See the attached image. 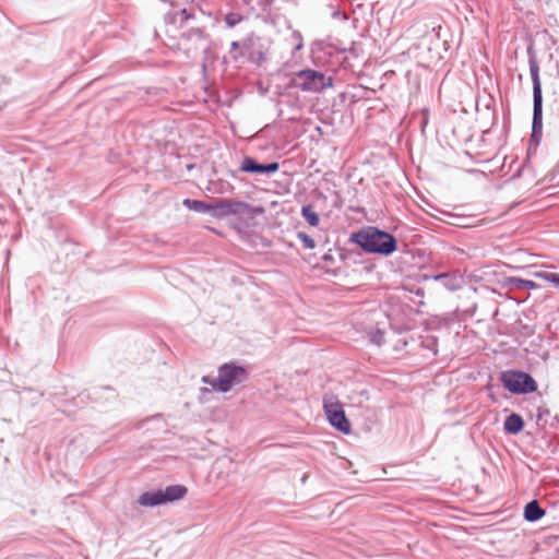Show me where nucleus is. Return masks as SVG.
Instances as JSON below:
<instances>
[{
    "mask_svg": "<svg viewBox=\"0 0 559 559\" xmlns=\"http://www.w3.org/2000/svg\"><path fill=\"white\" fill-rule=\"evenodd\" d=\"M301 48H302V43L300 41V43L296 46L295 50H297V51H298V50H300Z\"/></svg>",
    "mask_w": 559,
    "mask_h": 559,
    "instance_id": "nucleus-22",
    "label": "nucleus"
},
{
    "mask_svg": "<svg viewBox=\"0 0 559 559\" xmlns=\"http://www.w3.org/2000/svg\"><path fill=\"white\" fill-rule=\"evenodd\" d=\"M323 408L331 426L343 433H348L350 431V424L345 416L343 404L335 395H324Z\"/></svg>",
    "mask_w": 559,
    "mask_h": 559,
    "instance_id": "nucleus-5",
    "label": "nucleus"
},
{
    "mask_svg": "<svg viewBox=\"0 0 559 559\" xmlns=\"http://www.w3.org/2000/svg\"><path fill=\"white\" fill-rule=\"evenodd\" d=\"M370 341L376 345H381L384 342V334L380 330H374L369 333Z\"/></svg>",
    "mask_w": 559,
    "mask_h": 559,
    "instance_id": "nucleus-20",
    "label": "nucleus"
},
{
    "mask_svg": "<svg viewBox=\"0 0 559 559\" xmlns=\"http://www.w3.org/2000/svg\"><path fill=\"white\" fill-rule=\"evenodd\" d=\"M294 84L304 92L319 93L324 88L332 87L333 80L322 72L306 69L295 74Z\"/></svg>",
    "mask_w": 559,
    "mask_h": 559,
    "instance_id": "nucleus-3",
    "label": "nucleus"
},
{
    "mask_svg": "<svg viewBox=\"0 0 559 559\" xmlns=\"http://www.w3.org/2000/svg\"><path fill=\"white\" fill-rule=\"evenodd\" d=\"M435 281L440 282L449 290H457L462 287V278L454 274L442 273L435 277Z\"/></svg>",
    "mask_w": 559,
    "mask_h": 559,
    "instance_id": "nucleus-9",
    "label": "nucleus"
},
{
    "mask_svg": "<svg viewBox=\"0 0 559 559\" xmlns=\"http://www.w3.org/2000/svg\"><path fill=\"white\" fill-rule=\"evenodd\" d=\"M524 421L522 417L515 413L509 415L504 420V430L508 433L515 435L523 429Z\"/></svg>",
    "mask_w": 559,
    "mask_h": 559,
    "instance_id": "nucleus-13",
    "label": "nucleus"
},
{
    "mask_svg": "<svg viewBox=\"0 0 559 559\" xmlns=\"http://www.w3.org/2000/svg\"><path fill=\"white\" fill-rule=\"evenodd\" d=\"M507 283L516 289H536L538 287L535 282L520 277H509L507 278Z\"/></svg>",
    "mask_w": 559,
    "mask_h": 559,
    "instance_id": "nucleus-15",
    "label": "nucleus"
},
{
    "mask_svg": "<svg viewBox=\"0 0 559 559\" xmlns=\"http://www.w3.org/2000/svg\"><path fill=\"white\" fill-rule=\"evenodd\" d=\"M242 20V16L238 13L230 12L225 16V23L228 27H234L238 23H240Z\"/></svg>",
    "mask_w": 559,
    "mask_h": 559,
    "instance_id": "nucleus-19",
    "label": "nucleus"
},
{
    "mask_svg": "<svg viewBox=\"0 0 559 559\" xmlns=\"http://www.w3.org/2000/svg\"><path fill=\"white\" fill-rule=\"evenodd\" d=\"M187 493V488L181 485H171L162 490L164 503L181 499Z\"/></svg>",
    "mask_w": 559,
    "mask_h": 559,
    "instance_id": "nucleus-10",
    "label": "nucleus"
},
{
    "mask_svg": "<svg viewBox=\"0 0 559 559\" xmlns=\"http://www.w3.org/2000/svg\"><path fill=\"white\" fill-rule=\"evenodd\" d=\"M297 238L302 242L306 249H314L316 241L307 234L299 231Z\"/></svg>",
    "mask_w": 559,
    "mask_h": 559,
    "instance_id": "nucleus-18",
    "label": "nucleus"
},
{
    "mask_svg": "<svg viewBox=\"0 0 559 559\" xmlns=\"http://www.w3.org/2000/svg\"><path fill=\"white\" fill-rule=\"evenodd\" d=\"M503 386L514 394L532 393L537 390L535 380L523 371L510 370L501 373Z\"/></svg>",
    "mask_w": 559,
    "mask_h": 559,
    "instance_id": "nucleus-6",
    "label": "nucleus"
},
{
    "mask_svg": "<svg viewBox=\"0 0 559 559\" xmlns=\"http://www.w3.org/2000/svg\"><path fill=\"white\" fill-rule=\"evenodd\" d=\"M545 515V510L540 508L536 500L528 502L524 508V519L527 522H536Z\"/></svg>",
    "mask_w": 559,
    "mask_h": 559,
    "instance_id": "nucleus-11",
    "label": "nucleus"
},
{
    "mask_svg": "<svg viewBox=\"0 0 559 559\" xmlns=\"http://www.w3.org/2000/svg\"><path fill=\"white\" fill-rule=\"evenodd\" d=\"M301 215L310 226L317 227L319 225V215L316 213L312 205H304L301 207Z\"/></svg>",
    "mask_w": 559,
    "mask_h": 559,
    "instance_id": "nucleus-16",
    "label": "nucleus"
},
{
    "mask_svg": "<svg viewBox=\"0 0 559 559\" xmlns=\"http://www.w3.org/2000/svg\"><path fill=\"white\" fill-rule=\"evenodd\" d=\"M536 276L559 286V274L551 272H538Z\"/></svg>",
    "mask_w": 559,
    "mask_h": 559,
    "instance_id": "nucleus-17",
    "label": "nucleus"
},
{
    "mask_svg": "<svg viewBox=\"0 0 559 559\" xmlns=\"http://www.w3.org/2000/svg\"><path fill=\"white\" fill-rule=\"evenodd\" d=\"M248 378L247 370L235 364H224L218 369L216 378L204 376L202 381L210 384L215 391L226 393L235 385L245 382Z\"/></svg>",
    "mask_w": 559,
    "mask_h": 559,
    "instance_id": "nucleus-2",
    "label": "nucleus"
},
{
    "mask_svg": "<svg viewBox=\"0 0 559 559\" xmlns=\"http://www.w3.org/2000/svg\"><path fill=\"white\" fill-rule=\"evenodd\" d=\"M278 169L277 163L259 164L251 157H245L240 170L243 173H266L272 174Z\"/></svg>",
    "mask_w": 559,
    "mask_h": 559,
    "instance_id": "nucleus-8",
    "label": "nucleus"
},
{
    "mask_svg": "<svg viewBox=\"0 0 559 559\" xmlns=\"http://www.w3.org/2000/svg\"><path fill=\"white\" fill-rule=\"evenodd\" d=\"M262 207H253L248 203L234 199H224L214 202L213 216L223 218L229 215L262 214Z\"/></svg>",
    "mask_w": 559,
    "mask_h": 559,
    "instance_id": "nucleus-7",
    "label": "nucleus"
},
{
    "mask_svg": "<svg viewBox=\"0 0 559 559\" xmlns=\"http://www.w3.org/2000/svg\"><path fill=\"white\" fill-rule=\"evenodd\" d=\"M530 73L533 82V133H537L543 128V95L539 67L535 59L530 60Z\"/></svg>",
    "mask_w": 559,
    "mask_h": 559,
    "instance_id": "nucleus-4",
    "label": "nucleus"
},
{
    "mask_svg": "<svg viewBox=\"0 0 559 559\" xmlns=\"http://www.w3.org/2000/svg\"><path fill=\"white\" fill-rule=\"evenodd\" d=\"M239 47V43L238 41H233L231 43V48L233 49H237Z\"/></svg>",
    "mask_w": 559,
    "mask_h": 559,
    "instance_id": "nucleus-21",
    "label": "nucleus"
},
{
    "mask_svg": "<svg viewBox=\"0 0 559 559\" xmlns=\"http://www.w3.org/2000/svg\"><path fill=\"white\" fill-rule=\"evenodd\" d=\"M182 204L187 209L192 210L194 212H199V213H206V212L213 213V209H214V203L209 204V203H205L200 200L185 199Z\"/></svg>",
    "mask_w": 559,
    "mask_h": 559,
    "instance_id": "nucleus-14",
    "label": "nucleus"
},
{
    "mask_svg": "<svg viewBox=\"0 0 559 559\" xmlns=\"http://www.w3.org/2000/svg\"><path fill=\"white\" fill-rule=\"evenodd\" d=\"M138 502L143 507H155L164 503L162 489L156 491H146L139 497Z\"/></svg>",
    "mask_w": 559,
    "mask_h": 559,
    "instance_id": "nucleus-12",
    "label": "nucleus"
},
{
    "mask_svg": "<svg viewBox=\"0 0 559 559\" xmlns=\"http://www.w3.org/2000/svg\"><path fill=\"white\" fill-rule=\"evenodd\" d=\"M354 240L365 251L389 255L396 250L395 238L386 231L369 227L354 235Z\"/></svg>",
    "mask_w": 559,
    "mask_h": 559,
    "instance_id": "nucleus-1",
    "label": "nucleus"
}]
</instances>
